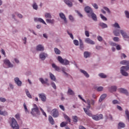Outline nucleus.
I'll return each instance as SVG.
<instances>
[{
  "label": "nucleus",
  "mask_w": 129,
  "mask_h": 129,
  "mask_svg": "<svg viewBox=\"0 0 129 129\" xmlns=\"http://www.w3.org/2000/svg\"><path fill=\"white\" fill-rule=\"evenodd\" d=\"M122 65H126L122 66L120 68V73L123 76H128V74L126 72L129 70V61L127 60H122L120 61Z\"/></svg>",
  "instance_id": "obj_1"
},
{
  "label": "nucleus",
  "mask_w": 129,
  "mask_h": 129,
  "mask_svg": "<svg viewBox=\"0 0 129 129\" xmlns=\"http://www.w3.org/2000/svg\"><path fill=\"white\" fill-rule=\"evenodd\" d=\"M84 10L85 12L88 14V16L89 18H92V20H93V21H95V22L97 21V17L96 16V15L94 14V13H93V11H92V9H91V8H90V7H85Z\"/></svg>",
  "instance_id": "obj_2"
},
{
  "label": "nucleus",
  "mask_w": 129,
  "mask_h": 129,
  "mask_svg": "<svg viewBox=\"0 0 129 129\" xmlns=\"http://www.w3.org/2000/svg\"><path fill=\"white\" fill-rule=\"evenodd\" d=\"M79 98L80 99H81L85 103H87L88 106H87V108L88 109H90V108L91 107V105H94L95 104V100L92 99H88L87 100V101L85 100V99H83L81 95H78Z\"/></svg>",
  "instance_id": "obj_3"
},
{
  "label": "nucleus",
  "mask_w": 129,
  "mask_h": 129,
  "mask_svg": "<svg viewBox=\"0 0 129 129\" xmlns=\"http://www.w3.org/2000/svg\"><path fill=\"white\" fill-rule=\"evenodd\" d=\"M30 113L33 116H38V115H40V110H39V107L36 104H34L33 105V108L31 109V111Z\"/></svg>",
  "instance_id": "obj_4"
},
{
  "label": "nucleus",
  "mask_w": 129,
  "mask_h": 129,
  "mask_svg": "<svg viewBox=\"0 0 129 129\" xmlns=\"http://www.w3.org/2000/svg\"><path fill=\"white\" fill-rule=\"evenodd\" d=\"M11 121L12 127L13 129H20V126H19V124L15 118H12Z\"/></svg>",
  "instance_id": "obj_5"
},
{
  "label": "nucleus",
  "mask_w": 129,
  "mask_h": 129,
  "mask_svg": "<svg viewBox=\"0 0 129 129\" xmlns=\"http://www.w3.org/2000/svg\"><path fill=\"white\" fill-rule=\"evenodd\" d=\"M58 61H59V62L62 65H69V63H70L69 60L66 59H62V57L60 56H58Z\"/></svg>",
  "instance_id": "obj_6"
},
{
  "label": "nucleus",
  "mask_w": 129,
  "mask_h": 129,
  "mask_svg": "<svg viewBox=\"0 0 129 129\" xmlns=\"http://www.w3.org/2000/svg\"><path fill=\"white\" fill-rule=\"evenodd\" d=\"M91 117H92L94 120H100V119H102V118H103V115L102 114L92 115Z\"/></svg>",
  "instance_id": "obj_7"
},
{
  "label": "nucleus",
  "mask_w": 129,
  "mask_h": 129,
  "mask_svg": "<svg viewBox=\"0 0 129 129\" xmlns=\"http://www.w3.org/2000/svg\"><path fill=\"white\" fill-rule=\"evenodd\" d=\"M38 96L39 98H40L41 101L43 102H46L47 101V96H46V94L44 93H41L38 94Z\"/></svg>",
  "instance_id": "obj_8"
},
{
  "label": "nucleus",
  "mask_w": 129,
  "mask_h": 129,
  "mask_svg": "<svg viewBox=\"0 0 129 129\" xmlns=\"http://www.w3.org/2000/svg\"><path fill=\"white\" fill-rule=\"evenodd\" d=\"M51 115L53 117H58L59 116V111L57 109H53L51 111Z\"/></svg>",
  "instance_id": "obj_9"
},
{
  "label": "nucleus",
  "mask_w": 129,
  "mask_h": 129,
  "mask_svg": "<svg viewBox=\"0 0 129 129\" xmlns=\"http://www.w3.org/2000/svg\"><path fill=\"white\" fill-rule=\"evenodd\" d=\"M4 64L6 65L7 66H8L9 68H13L14 67V65L11 63V61H10V60L6 58L4 61H3Z\"/></svg>",
  "instance_id": "obj_10"
},
{
  "label": "nucleus",
  "mask_w": 129,
  "mask_h": 129,
  "mask_svg": "<svg viewBox=\"0 0 129 129\" xmlns=\"http://www.w3.org/2000/svg\"><path fill=\"white\" fill-rule=\"evenodd\" d=\"M118 90L120 93H123V94H125V95H126L127 96L129 95L128 92H127V90L124 88H119Z\"/></svg>",
  "instance_id": "obj_11"
},
{
  "label": "nucleus",
  "mask_w": 129,
  "mask_h": 129,
  "mask_svg": "<svg viewBox=\"0 0 129 129\" xmlns=\"http://www.w3.org/2000/svg\"><path fill=\"white\" fill-rule=\"evenodd\" d=\"M4 109V106L0 105V114L1 115H8V112L6 111H2Z\"/></svg>",
  "instance_id": "obj_12"
},
{
  "label": "nucleus",
  "mask_w": 129,
  "mask_h": 129,
  "mask_svg": "<svg viewBox=\"0 0 129 129\" xmlns=\"http://www.w3.org/2000/svg\"><path fill=\"white\" fill-rule=\"evenodd\" d=\"M39 57L41 60H45L48 57V54L45 52H41L39 55Z\"/></svg>",
  "instance_id": "obj_13"
},
{
  "label": "nucleus",
  "mask_w": 129,
  "mask_h": 129,
  "mask_svg": "<svg viewBox=\"0 0 129 129\" xmlns=\"http://www.w3.org/2000/svg\"><path fill=\"white\" fill-rule=\"evenodd\" d=\"M85 42L86 43H87V44H90L91 45H94V44H95V43L94 42V41H93V40H91L90 38H87L85 39Z\"/></svg>",
  "instance_id": "obj_14"
},
{
  "label": "nucleus",
  "mask_w": 129,
  "mask_h": 129,
  "mask_svg": "<svg viewBox=\"0 0 129 129\" xmlns=\"http://www.w3.org/2000/svg\"><path fill=\"white\" fill-rule=\"evenodd\" d=\"M25 92L27 97H28V98H30V99H32V98H33V97H32V95H31L30 91H29V89H25Z\"/></svg>",
  "instance_id": "obj_15"
},
{
  "label": "nucleus",
  "mask_w": 129,
  "mask_h": 129,
  "mask_svg": "<svg viewBox=\"0 0 129 129\" xmlns=\"http://www.w3.org/2000/svg\"><path fill=\"white\" fill-rule=\"evenodd\" d=\"M84 110L85 113L87 114V115H88V116H90V117L92 116V113H91V111H90L89 109H88L87 108H84Z\"/></svg>",
  "instance_id": "obj_16"
},
{
  "label": "nucleus",
  "mask_w": 129,
  "mask_h": 129,
  "mask_svg": "<svg viewBox=\"0 0 129 129\" xmlns=\"http://www.w3.org/2000/svg\"><path fill=\"white\" fill-rule=\"evenodd\" d=\"M125 127V124L122 122H120L118 124L117 128L121 129Z\"/></svg>",
  "instance_id": "obj_17"
},
{
  "label": "nucleus",
  "mask_w": 129,
  "mask_h": 129,
  "mask_svg": "<svg viewBox=\"0 0 129 129\" xmlns=\"http://www.w3.org/2000/svg\"><path fill=\"white\" fill-rule=\"evenodd\" d=\"M35 22H40V23H42L44 25H46V22L42 18H34Z\"/></svg>",
  "instance_id": "obj_18"
},
{
  "label": "nucleus",
  "mask_w": 129,
  "mask_h": 129,
  "mask_svg": "<svg viewBox=\"0 0 129 129\" xmlns=\"http://www.w3.org/2000/svg\"><path fill=\"white\" fill-rule=\"evenodd\" d=\"M59 17L63 20L64 22L66 23H67V19H66V17L65 16V15L63 14V13H59Z\"/></svg>",
  "instance_id": "obj_19"
},
{
  "label": "nucleus",
  "mask_w": 129,
  "mask_h": 129,
  "mask_svg": "<svg viewBox=\"0 0 129 129\" xmlns=\"http://www.w3.org/2000/svg\"><path fill=\"white\" fill-rule=\"evenodd\" d=\"M36 50L37 51H44V46L42 45L39 44L36 46Z\"/></svg>",
  "instance_id": "obj_20"
},
{
  "label": "nucleus",
  "mask_w": 129,
  "mask_h": 129,
  "mask_svg": "<svg viewBox=\"0 0 129 129\" xmlns=\"http://www.w3.org/2000/svg\"><path fill=\"white\" fill-rule=\"evenodd\" d=\"M64 2L70 8H71V7H72L73 6V4H72V2H71V1H70L69 0H64Z\"/></svg>",
  "instance_id": "obj_21"
},
{
  "label": "nucleus",
  "mask_w": 129,
  "mask_h": 129,
  "mask_svg": "<svg viewBox=\"0 0 129 129\" xmlns=\"http://www.w3.org/2000/svg\"><path fill=\"white\" fill-rule=\"evenodd\" d=\"M120 34L122 35V37L123 38H125V39H128L129 36L127 35V34H126L123 30H120Z\"/></svg>",
  "instance_id": "obj_22"
},
{
  "label": "nucleus",
  "mask_w": 129,
  "mask_h": 129,
  "mask_svg": "<svg viewBox=\"0 0 129 129\" xmlns=\"http://www.w3.org/2000/svg\"><path fill=\"white\" fill-rule=\"evenodd\" d=\"M48 120L50 123H51V124L52 125L55 124V121H54V119H53V117H52V116L49 115L48 116Z\"/></svg>",
  "instance_id": "obj_23"
},
{
  "label": "nucleus",
  "mask_w": 129,
  "mask_h": 129,
  "mask_svg": "<svg viewBox=\"0 0 129 129\" xmlns=\"http://www.w3.org/2000/svg\"><path fill=\"white\" fill-rule=\"evenodd\" d=\"M80 71L81 73L84 74V76H85V77H86L87 78H88L89 77V74H88V73H87L86 71L83 70H80Z\"/></svg>",
  "instance_id": "obj_24"
},
{
  "label": "nucleus",
  "mask_w": 129,
  "mask_h": 129,
  "mask_svg": "<svg viewBox=\"0 0 129 129\" xmlns=\"http://www.w3.org/2000/svg\"><path fill=\"white\" fill-rule=\"evenodd\" d=\"M68 95H74L75 93L72 89H71L70 88H68V90L67 92Z\"/></svg>",
  "instance_id": "obj_25"
},
{
  "label": "nucleus",
  "mask_w": 129,
  "mask_h": 129,
  "mask_svg": "<svg viewBox=\"0 0 129 129\" xmlns=\"http://www.w3.org/2000/svg\"><path fill=\"white\" fill-rule=\"evenodd\" d=\"M106 96H107V95H106V94H102L100 96V99L99 100V102H101V101H102V100H104L105 99V98L106 97Z\"/></svg>",
  "instance_id": "obj_26"
},
{
  "label": "nucleus",
  "mask_w": 129,
  "mask_h": 129,
  "mask_svg": "<svg viewBox=\"0 0 129 129\" xmlns=\"http://www.w3.org/2000/svg\"><path fill=\"white\" fill-rule=\"evenodd\" d=\"M84 56L85 58H89V57H90V52L88 51H85L84 52Z\"/></svg>",
  "instance_id": "obj_27"
},
{
  "label": "nucleus",
  "mask_w": 129,
  "mask_h": 129,
  "mask_svg": "<svg viewBox=\"0 0 129 129\" xmlns=\"http://www.w3.org/2000/svg\"><path fill=\"white\" fill-rule=\"evenodd\" d=\"M99 26L103 28V29H105V28H107V25L104 23L101 22L99 23Z\"/></svg>",
  "instance_id": "obj_28"
},
{
  "label": "nucleus",
  "mask_w": 129,
  "mask_h": 129,
  "mask_svg": "<svg viewBox=\"0 0 129 129\" xmlns=\"http://www.w3.org/2000/svg\"><path fill=\"white\" fill-rule=\"evenodd\" d=\"M23 106L25 113H30V111H29V110H28V108H27V105H26V103H24Z\"/></svg>",
  "instance_id": "obj_29"
},
{
  "label": "nucleus",
  "mask_w": 129,
  "mask_h": 129,
  "mask_svg": "<svg viewBox=\"0 0 129 129\" xmlns=\"http://www.w3.org/2000/svg\"><path fill=\"white\" fill-rule=\"evenodd\" d=\"M52 68H54L55 69V70H56V71H59V70H60V68H59V67L56 66V64H55V63H52Z\"/></svg>",
  "instance_id": "obj_30"
},
{
  "label": "nucleus",
  "mask_w": 129,
  "mask_h": 129,
  "mask_svg": "<svg viewBox=\"0 0 129 129\" xmlns=\"http://www.w3.org/2000/svg\"><path fill=\"white\" fill-rule=\"evenodd\" d=\"M49 76L52 81H55V80H56V78L55 77V76H54V75H53V74H52L51 73H49Z\"/></svg>",
  "instance_id": "obj_31"
},
{
  "label": "nucleus",
  "mask_w": 129,
  "mask_h": 129,
  "mask_svg": "<svg viewBox=\"0 0 129 129\" xmlns=\"http://www.w3.org/2000/svg\"><path fill=\"white\" fill-rule=\"evenodd\" d=\"M63 117L64 118H65L66 120H67V121H69V122H71L70 118L66 114H63Z\"/></svg>",
  "instance_id": "obj_32"
},
{
  "label": "nucleus",
  "mask_w": 129,
  "mask_h": 129,
  "mask_svg": "<svg viewBox=\"0 0 129 129\" xmlns=\"http://www.w3.org/2000/svg\"><path fill=\"white\" fill-rule=\"evenodd\" d=\"M99 76L101 78H106L107 77V76H106V75L103 74V73H100L99 74Z\"/></svg>",
  "instance_id": "obj_33"
},
{
  "label": "nucleus",
  "mask_w": 129,
  "mask_h": 129,
  "mask_svg": "<svg viewBox=\"0 0 129 129\" xmlns=\"http://www.w3.org/2000/svg\"><path fill=\"white\" fill-rule=\"evenodd\" d=\"M45 17L48 19H51L52 18V16L51 15V14L46 13L45 14Z\"/></svg>",
  "instance_id": "obj_34"
},
{
  "label": "nucleus",
  "mask_w": 129,
  "mask_h": 129,
  "mask_svg": "<svg viewBox=\"0 0 129 129\" xmlns=\"http://www.w3.org/2000/svg\"><path fill=\"white\" fill-rule=\"evenodd\" d=\"M111 92H113L114 91H116V89H117V88L115 86H113L111 87Z\"/></svg>",
  "instance_id": "obj_35"
},
{
  "label": "nucleus",
  "mask_w": 129,
  "mask_h": 129,
  "mask_svg": "<svg viewBox=\"0 0 129 129\" xmlns=\"http://www.w3.org/2000/svg\"><path fill=\"white\" fill-rule=\"evenodd\" d=\"M54 52L55 54H57V55H59L61 53V51H60V50H59L57 48H54Z\"/></svg>",
  "instance_id": "obj_36"
},
{
  "label": "nucleus",
  "mask_w": 129,
  "mask_h": 129,
  "mask_svg": "<svg viewBox=\"0 0 129 129\" xmlns=\"http://www.w3.org/2000/svg\"><path fill=\"white\" fill-rule=\"evenodd\" d=\"M72 118L74 122H77L78 121V117L77 116H73Z\"/></svg>",
  "instance_id": "obj_37"
},
{
  "label": "nucleus",
  "mask_w": 129,
  "mask_h": 129,
  "mask_svg": "<svg viewBox=\"0 0 129 129\" xmlns=\"http://www.w3.org/2000/svg\"><path fill=\"white\" fill-rule=\"evenodd\" d=\"M115 36H119V30H115L113 31Z\"/></svg>",
  "instance_id": "obj_38"
},
{
  "label": "nucleus",
  "mask_w": 129,
  "mask_h": 129,
  "mask_svg": "<svg viewBox=\"0 0 129 129\" xmlns=\"http://www.w3.org/2000/svg\"><path fill=\"white\" fill-rule=\"evenodd\" d=\"M46 21L47 23H49L50 24H54V19L51 20V19H46Z\"/></svg>",
  "instance_id": "obj_39"
},
{
  "label": "nucleus",
  "mask_w": 129,
  "mask_h": 129,
  "mask_svg": "<svg viewBox=\"0 0 129 129\" xmlns=\"http://www.w3.org/2000/svg\"><path fill=\"white\" fill-rule=\"evenodd\" d=\"M32 7L34 9V10H38V5H37V4L36 3H34Z\"/></svg>",
  "instance_id": "obj_40"
},
{
  "label": "nucleus",
  "mask_w": 129,
  "mask_h": 129,
  "mask_svg": "<svg viewBox=\"0 0 129 129\" xmlns=\"http://www.w3.org/2000/svg\"><path fill=\"white\" fill-rule=\"evenodd\" d=\"M112 103L113 104H119V101L117 100H113Z\"/></svg>",
  "instance_id": "obj_41"
},
{
  "label": "nucleus",
  "mask_w": 129,
  "mask_h": 129,
  "mask_svg": "<svg viewBox=\"0 0 129 129\" xmlns=\"http://www.w3.org/2000/svg\"><path fill=\"white\" fill-rule=\"evenodd\" d=\"M97 91H103V87H101V86H100V87H97Z\"/></svg>",
  "instance_id": "obj_42"
},
{
  "label": "nucleus",
  "mask_w": 129,
  "mask_h": 129,
  "mask_svg": "<svg viewBox=\"0 0 129 129\" xmlns=\"http://www.w3.org/2000/svg\"><path fill=\"white\" fill-rule=\"evenodd\" d=\"M100 16L103 21H107V18H106V17L104 16L102 14H100Z\"/></svg>",
  "instance_id": "obj_43"
},
{
  "label": "nucleus",
  "mask_w": 129,
  "mask_h": 129,
  "mask_svg": "<svg viewBox=\"0 0 129 129\" xmlns=\"http://www.w3.org/2000/svg\"><path fill=\"white\" fill-rule=\"evenodd\" d=\"M113 26L114 28H117L118 29H120V26H119V25H118V23H115V24H113Z\"/></svg>",
  "instance_id": "obj_44"
},
{
  "label": "nucleus",
  "mask_w": 129,
  "mask_h": 129,
  "mask_svg": "<svg viewBox=\"0 0 129 129\" xmlns=\"http://www.w3.org/2000/svg\"><path fill=\"white\" fill-rule=\"evenodd\" d=\"M40 109L43 115H44V116L47 117V114H46V112H45L44 110L43 109H42V108H40Z\"/></svg>",
  "instance_id": "obj_45"
},
{
  "label": "nucleus",
  "mask_w": 129,
  "mask_h": 129,
  "mask_svg": "<svg viewBox=\"0 0 129 129\" xmlns=\"http://www.w3.org/2000/svg\"><path fill=\"white\" fill-rule=\"evenodd\" d=\"M15 84H16L18 86H22V81H15Z\"/></svg>",
  "instance_id": "obj_46"
},
{
  "label": "nucleus",
  "mask_w": 129,
  "mask_h": 129,
  "mask_svg": "<svg viewBox=\"0 0 129 129\" xmlns=\"http://www.w3.org/2000/svg\"><path fill=\"white\" fill-rule=\"evenodd\" d=\"M66 124H67V123L66 122H62L60 123V126L61 127H64V126L66 125Z\"/></svg>",
  "instance_id": "obj_47"
},
{
  "label": "nucleus",
  "mask_w": 129,
  "mask_h": 129,
  "mask_svg": "<svg viewBox=\"0 0 129 129\" xmlns=\"http://www.w3.org/2000/svg\"><path fill=\"white\" fill-rule=\"evenodd\" d=\"M0 101L1 102H6L7 101V99L3 97H0Z\"/></svg>",
  "instance_id": "obj_48"
},
{
  "label": "nucleus",
  "mask_w": 129,
  "mask_h": 129,
  "mask_svg": "<svg viewBox=\"0 0 129 129\" xmlns=\"http://www.w3.org/2000/svg\"><path fill=\"white\" fill-rule=\"evenodd\" d=\"M67 33H68V35H69V36H70L71 39H72V40H74V37L73 36V34H72V33H70V32H69V31H68Z\"/></svg>",
  "instance_id": "obj_49"
},
{
  "label": "nucleus",
  "mask_w": 129,
  "mask_h": 129,
  "mask_svg": "<svg viewBox=\"0 0 129 129\" xmlns=\"http://www.w3.org/2000/svg\"><path fill=\"white\" fill-rule=\"evenodd\" d=\"M74 44L76 46H78L79 45V41H78L77 40H74Z\"/></svg>",
  "instance_id": "obj_50"
},
{
  "label": "nucleus",
  "mask_w": 129,
  "mask_h": 129,
  "mask_svg": "<svg viewBox=\"0 0 129 129\" xmlns=\"http://www.w3.org/2000/svg\"><path fill=\"white\" fill-rule=\"evenodd\" d=\"M103 9L105 11H106L108 14H110V11L109 10V9H108L107 7H103Z\"/></svg>",
  "instance_id": "obj_51"
},
{
  "label": "nucleus",
  "mask_w": 129,
  "mask_h": 129,
  "mask_svg": "<svg viewBox=\"0 0 129 129\" xmlns=\"http://www.w3.org/2000/svg\"><path fill=\"white\" fill-rule=\"evenodd\" d=\"M124 13H125L126 18H127V19H129V12H128V11H125L124 12Z\"/></svg>",
  "instance_id": "obj_52"
},
{
  "label": "nucleus",
  "mask_w": 129,
  "mask_h": 129,
  "mask_svg": "<svg viewBox=\"0 0 129 129\" xmlns=\"http://www.w3.org/2000/svg\"><path fill=\"white\" fill-rule=\"evenodd\" d=\"M116 107L118 110H119L120 111H122V108L121 107V106L119 105H117Z\"/></svg>",
  "instance_id": "obj_53"
},
{
  "label": "nucleus",
  "mask_w": 129,
  "mask_h": 129,
  "mask_svg": "<svg viewBox=\"0 0 129 129\" xmlns=\"http://www.w3.org/2000/svg\"><path fill=\"white\" fill-rule=\"evenodd\" d=\"M59 108H60V109H61V110L63 111H65V107H64V106L62 105H59Z\"/></svg>",
  "instance_id": "obj_54"
},
{
  "label": "nucleus",
  "mask_w": 129,
  "mask_h": 129,
  "mask_svg": "<svg viewBox=\"0 0 129 129\" xmlns=\"http://www.w3.org/2000/svg\"><path fill=\"white\" fill-rule=\"evenodd\" d=\"M85 36H86V37H89L90 36L89 32H88V31H85Z\"/></svg>",
  "instance_id": "obj_55"
},
{
  "label": "nucleus",
  "mask_w": 129,
  "mask_h": 129,
  "mask_svg": "<svg viewBox=\"0 0 129 129\" xmlns=\"http://www.w3.org/2000/svg\"><path fill=\"white\" fill-rule=\"evenodd\" d=\"M113 40L115 42H118V41H119V38H118V37H114Z\"/></svg>",
  "instance_id": "obj_56"
},
{
  "label": "nucleus",
  "mask_w": 129,
  "mask_h": 129,
  "mask_svg": "<svg viewBox=\"0 0 129 129\" xmlns=\"http://www.w3.org/2000/svg\"><path fill=\"white\" fill-rule=\"evenodd\" d=\"M92 6L94 8V9H96L97 10V9H98V6H97L96 4H92Z\"/></svg>",
  "instance_id": "obj_57"
},
{
  "label": "nucleus",
  "mask_w": 129,
  "mask_h": 129,
  "mask_svg": "<svg viewBox=\"0 0 129 129\" xmlns=\"http://www.w3.org/2000/svg\"><path fill=\"white\" fill-rule=\"evenodd\" d=\"M97 39L98 40V41H99L100 42L102 41V37L100 36H98L97 37Z\"/></svg>",
  "instance_id": "obj_58"
},
{
  "label": "nucleus",
  "mask_w": 129,
  "mask_h": 129,
  "mask_svg": "<svg viewBox=\"0 0 129 129\" xmlns=\"http://www.w3.org/2000/svg\"><path fill=\"white\" fill-rule=\"evenodd\" d=\"M69 20H70V21H74V18H73V16H72V15H70L69 17Z\"/></svg>",
  "instance_id": "obj_59"
},
{
  "label": "nucleus",
  "mask_w": 129,
  "mask_h": 129,
  "mask_svg": "<svg viewBox=\"0 0 129 129\" xmlns=\"http://www.w3.org/2000/svg\"><path fill=\"white\" fill-rule=\"evenodd\" d=\"M15 117L17 119H20V114L17 113L15 115Z\"/></svg>",
  "instance_id": "obj_60"
},
{
  "label": "nucleus",
  "mask_w": 129,
  "mask_h": 129,
  "mask_svg": "<svg viewBox=\"0 0 129 129\" xmlns=\"http://www.w3.org/2000/svg\"><path fill=\"white\" fill-rule=\"evenodd\" d=\"M51 86H52L53 88H54V89H56V85L54 82L51 83Z\"/></svg>",
  "instance_id": "obj_61"
},
{
  "label": "nucleus",
  "mask_w": 129,
  "mask_h": 129,
  "mask_svg": "<svg viewBox=\"0 0 129 129\" xmlns=\"http://www.w3.org/2000/svg\"><path fill=\"white\" fill-rule=\"evenodd\" d=\"M1 53L4 55V56H6V51L4 49H1Z\"/></svg>",
  "instance_id": "obj_62"
},
{
  "label": "nucleus",
  "mask_w": 129,
  "mask_h": 129,
  "mask_svg": "<svg viewBox=\"0 0 129 129\" xmlns=\"http://www.w3.org/2000/svg\"><path fill=\"white\" fill-rule=\"evenodd\" d=\"M79 42H80V46L84 45L83 42H82V40L81 39H79Z\"/></svg>",
  "instance_id": "obj_63"
},
{
  "label": "nucleus",
  "mask_w": 129,
  "mask_h": 129,
  "mask_svg": "<svg viewBox=\"0 0 129 129\" xmlns=\"http://www.w3.org/2000/svg\"><path fill=\"white\" fill-rule=\"evenodd\" d=\"M108 118L109 119H110V120H112V119H113V118L112 117V115H111V114H109Z\"/></svg>",
  "instance_id": "obj_64"
}]
</instances>
